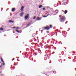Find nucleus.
<instances>
[{
	"mask_svg": "<svg viewBox=\"0 0 76 76\" xmlns=\"http://www.w3.org/2000/svg\"><path fill=\"white\" fill-rule=\"evenodd\" d=\"M59 44H60V42H59Z\"/></svg>",
	"mask_w": 76,
	"mask_h": 76,
	"instance_id": "obj_45",
	"label": "nucleus"
},
{
	"mask_svg": "<svg viewBox=\"0 0 76 76\" xmlns=\"http://www.w3.org/2000/svg\"><path fill=\"white\" fill-rule=\"evenodd\" d=\"M64 5H66V4H64Z\"/></svg>",
	"mask_w": 76,
	"mask_h": 76,
	"instance_id": "obj_52",
	"label": "nucleus"
},
{
	"mask_svg": "<svg viewBox=\"0 0 76 76\" xmlns=\"http://www.w3.org/2000/svg\"><path fill=\"white\" fill-rule=\"evenodd\" d=\"M36 18V16H34L33 18V19H35Z\"/></svg>",
	"mask_w": 76,
	"mask_h": 76,
	"instance_id": "obj_19",
	"label": "nucleus"
},
{
	"mask_svg": "<svg viewBox=\"0 0 76 76\" xmlns=\"http://www.w3.org/2000/svg\"><path fill=\"white\" fill-rule=\"evenodd\" d=\"M57 34H56V36H57Z\"/></svg>",
	"mask_w": 76,
	"mask_h": 76,
	"instance_id": "obj_56",
	"label": "nucleus"
},
{
	"mask_svg": "<svg viewBox=\"0 0 76 76\" xmlns=\"http://www.w3.org/2000/svg\"><path fill=\"white\" fill-rule=\"evenodd\" d=\"M49 11L48 12V13H50H50H53V11Z\"/></svg>",
	"mask_w": 76,
	"mask_h": 76,
	"instance_id": "obj_8",
	"label": "nucleus"
},
{
	"mask_svg": "<svg viewBox=\"0 0 76 76\" xmlns=\"http://www.w3.org/2000/svg\"><path fill=\"white\" fill-rule=\"evenodd\" d=\"M63 29V28H61V29Z\"/></svg>",
	"mask_w": 76,
	"mask_h": 76,
	"instance_id": "obj_54",
	"label": "nucleus"
},
{
	"mask_svg": "<svg viewBox=\"0 0 76 76\" xmlns=\"http://www.w3.org/2000/svg\"><path fill=\"white\" fill-rule=\"evenodd\" d=\"M43 45H41V47H42V46H43Z\"/></svg>",
	"mask_w": 76,
	"mask_h": 76,
	"instance_id": "obj_32",
	"label": "nucleus"
},
{
	"mask_svg": "<svg viewBox=\"0 0 76 76\" xmlns=\"http://www.w3.org/2000/svg\"><path fill=\"white\" fill-rule=\"evenodd\" d=\"M15 28H16L15 27H13V29H15Z\"/></svg>",
	"mask_w": 76,
	"mask_h": 76,
	"instance_id": "obj_29",
	"label": "nucleus"
},
{
	"mask_svg": "<svg viewBox=\"0 0 76 76\" xmlns=\"http://www.w3.org/2000/svg\"><path fill=\"white\" fill-rule=\"evenodd\" d=\"M15 60V58H13L12 60V61H13V60Z\"/></svg>",
	"mask_w": 76,
	"mask_h": 76,
	"instance_id": "obj_25",
	"label": "nucleus"
},
{
	"mask_svg": "<svg viewBox=\"0 0 76 76\" xmlns=\"http://www.w3.org/2000/svg\"><path fill=\"white\" fill-rule=\"evenodd\" d=\"M4 36H6V35H4Z\"/></svg>",
	"mask_w": 76,
	"mask_h": 76,
	"instance_id": "obj_41",
	"label": "nucleus"
},
{
	"mask_svg": "<svg viewBox=\"0 0 76 76\" xmlns=\"http://www.w3.org/2000/svg\"><path fill=\"white\" fill-rule=\"evenodd\" d=\"M59 55H61V54H59Z\"/></svg>",
	"mask_w": 76,
	"mask_h": 76,
	"instance_id": "obj_47",
	"label": "nucleus"
},
{
	"mask_svg": "<svg viewBox=\"0 0 76 76\" xmlns=\"http://www.w3.org/2000/svg\"><path fill=\"white\" fill-rule=\"evenodd\" d=\"M48 73H51V72H49Z\"/></svg>",
	"mask_w": 76,
	"mask_h": 76,
	"instance_id": "obj_50",
	"label": "nucleus"
},
{
	"mask_svg": "<svg viewBox=\"0 0 76 76\" xmlns=\"http://www.w3.org/2000/svg\"><path fill=\"white\" fill-rule=\"evenodd\" d=\"M14 11H15V8H13L12 9V12H14Z\"/></svg>",
	"mask_w": 76,
	"mask_h": 76,
	"instance_id": "obj_6",
	"label": "nucleus"
},
{
	"mask_svg": "<svg viewBox=\"0 0 76 76\" xmlns=\"http://www.w3.org/2000/svg\"><path fill=\"white\" fill-rule=\"evenodd\" d=\"M45 56H46V55H45Z\"/></svg>",
	"mask_w": 76,
	"mask_h": 76,
	"instance_id": "obj_59",
	"label": "nucleus"
},
{
	"mask_svg": "<svg viewBox=\"0 0 76 76\" xmlns=\"http://www.w3.org/2000/svg\"><path fill=\"white\" fill-rule=\"evenodd\" d=\"M26 50H28V48H27Z\"/></svg>",
	"mask_w": 76,
	"mask_h": 76,
	"instance_id": "obj_51",
	"label": "nucleus"
},
{
	"mask_svg": "<svg viewBox=\"0 0 76 76\" xmlns=\"http://www.w3.org/2000/svg\"><path fill=\"white\" fill-rule=\"evenodd\" d=\"M44 74H45L46 75H47V74H45V73H44Z\"/></svg>",
	"mask_w": 76,
	"mask_h": 76,
	"instance_id": "obj_44",
	"label": "nucleus"
},
{
	"mask_svg": "<svg viewBox=\"0 0 76 76\" xmlns=\"http://www.w3.org/2000/svg\"><path fill=\"white\" fill-rule=\"evenodd\" d=\"M42 7V5H39V9H40V8H41V7Z\"/></svg>",
	"mask_w": 76,
	"mask_h": 76,
	"instance_id": "obj_17",
	"label": "nucleus"
},
{
	"mask_svg": "<svg viewBox=\"0 0 76 76\" xmlns=\"http://www.w3.org/2000/svg\"><path fill=\"white\" fill-rule=\"evenodd\" d=\"M62 12H64V11L62 10Z\"/></svg>",
	"mask_w": 76,
	"mask_h": 76,
	"instance_id": "obj_36",
	"label": "nucleus"
},
{
	"mask_svg": "<svg viewBox=\"0 0 76 76\" xmlns=\"http://www.w3.org/2000/svg\"><path fill=\"white\" fill-rule=\"evenodd\" d=\"M16 28V29H19V28L18 27H17Z\"/></svg>",
	"mask_w": 76,
	"mask_h": 76,
	"instance_id": "obj_20",
	"label": "nucleus"
},
{
	"mask_svg": "<svg viewBox=\"0 0 76 76\" xmlns=\"http://www.w3.org/2000/svg\"><path fill=\"white\" fill-rule=\"evenodd\" d=\"M14 31H15V30H14V31H13V34H15V32H14Z\"/></svg>",
	"mask_w": 76,
	"mask_h": 76,
	"instance_id": "obj_26",
	"label": "nucleus"
},
{
	"mask_svg": "<svg viewBox=\"0 0 76 76\" xmlns=\"http://www.w3.org/2000/svg\"><path fill=\"white\" fill-rule=\"evenodd\" d=\"M16 31L17 32H18V33H19V32H20V31H19L18 30H16Z\"/></svg>",
	"mask_w": 76,
	"mask_h": 76,
	"instance_id": "obj_13",
	"label": "nucleus"
},
{
	"mask_svg": "<svg viewBox=\"0 0 76 76\" xmlns=\"http://www.w3.org/2000/svg\"><path fill=\"white\" fill-rule=\"evenodd\" d=\"M51 62H49V63H51Z\"/></svg>",
	"mask_w": 76,
	"mask_h": 76,
	"instance_id": "obj_60",
	"label": "nucleus"
},
{
	"mask_svg": "<svg viewBox=\"0 0 76 76\" xmlns=\"http://www.w3.org/2000/svg\"><path fill=\"white\" fill-rule=\"evenodd\" d=\"M15 65H15V64H14V66H15Z\"/></svg>",
	"mask_w": 76,
	"mask_h": 76,
	"instance_id": "obj_61",
	"label": "nucleus"
},
{
	"mask_svg": "<svg viewBox=\"0 0 76 76\" xmlns=\"http://www.w3.org/2000/svg\"><path fill=\"white\" fill-rule=\"evenodd\" d=\"M58 42V41H56V43H57Z\"/></svg>",
	"mask_w": 76,
	"mask_h": 76,
	"instance_id": "obj_37",
	"label": "nucleus"
},
{
	"mask_svg": "<svg viewBox=\"0 0 76 76\" xmlns=\"http://www.w3.org/2000/svg\"><path fill=\"white\" fill-rule=\"evenodd\" d=\"M29 14H27L26 15L25 17V19H27L29 18Z\"/></svg>",
	"mask_w": 76,
	"mask_h": 76,
	"instance_id": "obj_2",
	"label": "nucleus"
},
{
	"mask_svg": "<svg viewBox=\"0 0 76 76\" xmlns=\"http://www.w3.org/2000/svg\"><path fill=\"white\" fill-rule=\"evenodd\" d=\"M64 13H65V14H66V13H67V10H65Z\"/></svg>",
	"mask_w": 76,
	"mask_h": 76,
	"instance_id": "obj_15",
	"label": "nucleus"
},
{
	"mask_svg": "<svg viewBox=\"0 0 76 76\" xmlns=\"http://www.w3.org/2000/svg\"><path fill=\"white\" fill-rule=\"evenodd\" d=\"M47 33H49V31H46Z\"/></svg>",
	"mask_w": 76,
	"mask_h": 76,
	"instance_id": "obj_23",
	"label": "nucleus"
},
{
	"mask_svg": "<svg viewBox=\"0 0 76 76\" xmlns=\"http://www.w3.org/2000/svg\"><path fill=\"white\" fill-rule=\"evenodd\" d=\"M23 12H22L20 15V16L21 17H22V16H23Z\"/></svg>",
	"mask_w": 76,
	"mask_h": 76,
	"instance_id": "obj_9",
	"label": "nucleus"
},
{
	"mask_svg": "<svg viewBox=\"0 0 76 76\" xmlns=\"http://www.w3.org/2000/svg\"><path fill=\"white\" fill-rule=\"evenodd\" d=\"M8 10L7 9V10H6V11H7Z\"/></svg>",
	"mask_w": 76,
	"mask_h": 76,
	"instance_id": "obj_48",
	"label": "nucleus"
},
{
	"mask_svg": "<svg viewBox=\"0 0 76 76\" xmlns=\"http://www.w3.org/2000/svg\"><path fill=\"white\" fill-rule=\"evenodd\" d=\"M42 19L41 17H38V19H37V20H41Z\"/></svg>",
	"mask_w": 76,
	"mask_h": 76,
	"instance_id": "obj_5",
	"label": "nucleus"
},
{
	"mask_svg": "<svg viewBox=\"0 0 76 76\" xmlns=\"http://www.w3.org/2000/svg\"><path fill=\"white\" fill-rule=\"evenodd\" d=\"M49 15H43V18H46V17H47Z\"/></svg>",
	"mask_w": 76,
	"mask_h": 76,
	"instance_id": "obj_12",
	"label": "nucleus"
},
{
	"mask_svg": "<svg viewBox=\"0 0 76 76\" xmlns=\"http://www.w3.org/2000/svg\"><path fill=\"white\" fill-rule=\"evenodd\" d=\"M61 4V3H60V4Z\"/></svg>",
	"mask_w": 76,
	"mask_h": 76,
	"instance_id": "obj_58",
	"label": "nucleus"
},
{
	"mask_svg": "<svg viewBox=\"0 0 76 76\" xmlns=\"http://www.w3.org/2000/svg\"><path fill=\"white\" fill-rule=\"evenodd\" d=\"M45 58H47L45 57Z\"/></svg>",
	"mask_w": 76,
	"mask_h": 76,
	"instance_id": "obj_46",
	"label": "nucleus"
},
{
	"mask_svg": "<svg viewBox=\"0 0 76 76\" xmlns=\"http://www.w3.org/2000/svg\"><path fill=\"white\" fill-rule=\"evenodd\" d=\"M43 28H44V29H45L46 30H50V28L49 26H46L45 27H44Z\"/></svg>",
	"mask_w": 76,
	"mask_h": 76,
	"instance_id": "obj_3",
	"label": "nucleus"
},
{
	"mask_svg": "<svg viewBox=\"0 0 76 76\" xmlns=\"http://www.w3.org/2000/svg\"><path fill=\"white\" fill-rule=\"evenodd\" d=\"M37 34H38V33H37L36 34L37 35Z\"/></svg>",
	"mask_w": 76,
	"mask_h": 76,
	"instance_id": "obj_57",
	"label": "nucleus"
},
{
	"mask_svg": "<svg viewBox=\"0 0 76 76\" xmlns=\"http://www.w3.org/2000/svg\"><path fill=\"white\" fill-rule=\"evenodd\" d=\"M26 54H27V53H26Z\"/></svg>",
	"mask_w": 76,
	"mask_h": 76,
	"instance_id": "obj_63",
	"label": "nucleus"
},
{
	"mask_svg": "<svg viewBox=\"0 0 76 76\" xmlns=\"http://www.w3.org/2000/svg\"><path fill=\"white\" fill-rule=\"evenodd\" d=\"M48 47H46V48H45V49H47V48H48Z\"/></svg>",
	"mask_w": 76,
	"mask_h": 76,
	"instance_id": "obj_28",
	"label": "nucleus"
},
{
	"mask_svg": "<svg viewBox=\"0 0 76 76\" xmlns=\"http://www.w3.org/2000/svg\"><path fill=\"white\" fill-rule=\"evenodd\" d=\"M7 9L8 10H9V8H8Z\"/></svg>",
	"mask_w": 76,
	"mask_h": 76,
	"instance_id": "obj_40",
	"label": "nucleus"
},
{
	"mask_svg": "<svg viewBox=\"0 0 76 76\" xmlns=\"http://www.w3.org/2000/svg\"><path fill=\"white\" fill-rule=\"evenodd\" d=\"M1 62H3V63H4V61H3V58H2L1 57Z\"/></svg>",
	"mask_w": 76,
	"mask_h": 76,
	"instance_id": "obj_10",
	"label": "nucleus"
},
{
	"mask_svg": "<svg viewBox=\"0 0 76 76\" xmlns=\"http://www.w3.org/2000/svg\"><path fill=\"white\" fill-rule=\"evenodd\" d=\"M62 44V43H61V44Z\"/></svg>",
	"mask_w": 76,
	"mask_h": 76,
	"instance_id": "obj_64",
	"label": "nucleus"
},
{
	"mask_svg": "<svg viewBox=\"0 0 76 76\" xmlns=\"http://www.w3.org/2000/svg\"><path fill=\"white\" fill-rule=\"evenodd\" d=\"M17 61H20L18 59H17Z\"/></svg>",
	"mask_w": 76,
	"mask_h": 76,
	"instance_id": "obj_33",
	"label": "nucleus"
},
{
	"mask_svg": "<svg viewBox=\"0 0 76 76\" xmlns=\"http://www.w3.org/2000/svg\"><path fill=\"white\" fill-rule=\"evenodd\" d=\"M3 9V8H1V9Z\"/></svg>",
	"mask_w": 76,
	"mask_h": 76,
	"instance_id": "obj_53",
	"label": "nucleus"
},
{
	"mask_svg": "<svg viewBox=\"0 0 76 76\" xmlns=\"http://www.w3.org/2000/svg\"><path fill=\"white\" fill-rule=\"evenodd\" d=\"M32 61H33V59L32 60Z\"/></svg>",
	"mask_w": 76,
	"mask_h": 76,
	"instance_id": "obj_55",
	"label": "nucleus"
},
{
	"mask_svg": "<svg viewBox=\"0 0 76 76\" xmlns=\"http://www.w3.org/2000/svg\"><path fill=\"white\" fill-rule=\"evenodd\" d=\"M57 12H56V13H58V10H55V12H57Z\"/></svg>",
	"mask_w": 76,
	"mask_h": 76,
	"instance_id": "obj_16",
	"label": "nucleus"
},
{
	"mask_svg": "<svg viewBox=\"0 0 76 76\" xmlns=\"http://www.w3.org/2000/svg\"><path fill=\"white\" fill-rule=\"evenodd\" d=\"M60 20L61 22H64L65 20H66V18L64 16H62L60 18Z\"/></svg>",
	"mask_w": 76,
	"mask_h": 76,
	"instance_id": "obj_1",
	"label": "nucleus"
},
{
	"mask_svg": "<svg viewBox=\"0 0 76 76\" xmlns=\"http://www.w3.org/2000/svg\"><path fill=\"white\" fill-rule=\"evenodd\" d=\"M35 55H37V53H35Z\"/></svg>",
	"mask_w": 76,
	"mask_h": 76,
	"instance_id": "obj_43",
	"label": "nucleus"
},
{
	"mask_svg": "<svg viewBox=\"0 0 76 76\" xmlns=\"http://www.w3.org/2000/svg\"><path fill=\"white\" fill-rule=\"evenodd\" d=\"M43 10H45V8H43Z\"/></svg>",
	"mask_w": 76,
	"mask_h": 76,
	"instance_id": "obj_30",
	"label": "nucleus"
},
{
	"mask_svg": "<svg viewBox=\"0 0 76 76\" xmlns=\"http://www.w3.org/2000/svg\"><path fill=\"white\" fill-rule=\"evenodd\" d=\"M25 7H24V6H22L21 8V12H23V9H24V8Z\"/></svg>",
	"mask_w": 76,
	"mask_h": 76,
	"instance_id": "obj_4",
	"label": "nucleus"
},
{
	"mask_svg": "<svg viewBox=\"0 0 76 76\" xmlns=\"http://www.w3.org/2000/svg\"><path fill=\"white\" fill-rule=\"evenodd\" d=\"M70 28H68V30H70Z\"/></svg>",
	"mask_w": 76,
	"mask_h": 76,
	"instance_id": "obj_35",
	"label": "nucleus"
},
{
	"mask_svg": "<svg viewBox=\"0 0 76 76\" xmlns=\"http://www.w3.org/2000/svg\"><path fill=\"white\" fill-rule=\"evenodd\" d=\"M50 28H53V26L52 25H50Z\"/></svg>",
	"mask_w": 76,
	"mask_h": 76,
	"instance_id": "obj_18",
	"label": "nucleus"
},
{
	"mask_svg": "<svg viewBox=\"0 0 76 76\" xmlns=\"http://www.w3.org/2000/svg\"><path fill=\"white\" fill-rule=\"evenodd\" d=\"M20 53H22V51H20Z\"/></svg>",
	"mask_w": 76,
	"mask_h": 76,
	"instance_id": "obj_42",
	"label": "nucleus"
},
{
	"mask_svg": "<svg viewBox=\"0 0 76 76\" xmlns=\"http://www.w3.org/2000/svg\"><path fill=\"white\" fill-rule=\"evenodd\" d=\"M9 22L10 23H14V21L12 20H10L9 21Z\"/></svg>",
	"mask_w": 76,
	"mask_h": 76,
	"instance_id": "obj_7",
	"label": "nucleus"
},
{
	"mask_svg": "<svg viewBox=\"0 0 76 76\" xmlns=\"http://www.w3.org/2000/svg\"><path fill=\"white\" fill-rule=\"evenodd\" d=\"M0 29L1 31H3L4 29L3 28L1 27L0 28Z\"/></svg>",
	"mask_w": 76,
	"mask_h": 76,
	"instance_id": "obj_14",
	"label": "nucleus"
},
{
	"mask_svg": "<svg viewBox=\"0 0 76 76\" xmlns=\"http://www.w3.org/2000/svg\"><path fill=\"white\" fill-rule=\"evenodd\" d=\"M54 50H56V48H54Z\"/></svg>",
	"mask_w": 76,
	"mask_h": 76,
	"instance_id": "obj_34",
	"label": "nucleus"
},
{
	"mask_svg": "<svg viewBox=\"0 0 76 76\" xmlns=\"http://www.w3.org/2000/svg\"><path fill=\"white\" fill-rule=\"evenodd\" d=\"M2 64L3 65V66H4L5 65V64H4V62L2 63Z\"/></svg>",
	"mask_w": 76,
	"mask_h": 76,
	"instance_id": "obj_21",
	"label": "nucleus"
},
{
	"mask_svg": "<svg viewBox=\"0 0 76 76\" xmlns=\"http://www.w3.org/2000/svg\"><path fill=\"white\" fill-rule=\"evenodd\" d=\"M2 66H3L2 65L0 66V67H2Z\"/></svg>",
	"mask_w": 76,
	"mask_h": 76,
	"instance_id": "obj_27",
	"label": "nucleus"
},
{
	"mask_svg": "<svg viewBox=\"0 0 76 76\" xmlns=\"http://www.w3.org/2000/svg\"><path fill=\"white\" fill-rule=\"evenodd\" d=\"M22 55H23V53H22Z\"/></svg>",
	"mask_w": 76,
	"mask_h": 76,
	"instance_id": "obj_62",
	"label": "nucleus"
},
{
	"mask_svg": "<svg viewBox=\"0 0 76 76\" xmlns=\"http://www.w3.org/2000/svg\"><path fill=\"white\" fill-rule=\"evenodd\" d=\"M68 22V21H67L66 23H65V24H67V23Z\"/></svg>",
	"mask_w": 76,
	"mask_h": 76,
	"instance_id": "obj_24",
	"label": "nucleus"
},
{
	"mask_svg": "<svg viewBox=\"0 0 76 76\" xmlns=\"http://www.w3.org/2000/svg\"><path fill=\"white\" fill-rule=\"evenodd\" d=\"M16 58H19V57H18V58L17 57H16Z\"/></svg>",
	"mask_w": 76,
	"mask_h": 76,
	"instance_id": "obj_31",
	"label": "nucleus"
},
{
	"mask_svg": "<svg viewBox=\"0 0 76 76\" xmlns=\"http://www.w3.org/2000/svg\"><path fill=\"white\" fill-rule=\"evenodd\" d=\"M54 53H55V52H53V53H52V54H53Z\"/></svg>",
	"mask_w": 76,
	"mask_h": 76,
	"instance_id": "obj_22",
	"label": "nucleus"
},
{
	"mask_svg": "<svg viewBox=\"0 0 76 76\" xmlns=\"http://www.w3.org/2000/svg\"><path fill=\"white\" fill-rule=\"evenodd\" d=\"M54 72H53V73H54Z\"/></svg>",
	"mask_w": 76,
	"mask_h": 76,
	"instance_id": "obj_49",
	"label": "nucleus"
},
{
	"mask_svg": "<svg viewBox=\"0 0 76 76\" xmlns=\"http://www.w3.org/2000/svg\"><path fill=\"white\" fill-rule=\"evenodd\" d=\"M29 26H30V23H29L28 24H27V26L26 27V28H27V27Z\"/></svg>",
	"mask_w": 76,
	"mask_h": 76,
	"instance_id": "obj_11",
	"label": "nucleus"
},
{
	"mask_svg": "<svg viewBox=\"0 0 76 76\" xmlns=\"http://www.w3.org/2000/svg\"><path fill=\"white\" fill-rule=\"evenodd\" d=\"M73 53H75V52H73Z\"/></svg>",
	"mask_w": 76,
	"mask_h": 76,
	"instance_id": "obj_38",
	"label": "nucleus"
},
{
	"mask_svg": "<svg viewBox=\"0 0 76 76\" xmlns=\"http://www.w3.org/2000/svg\"><path fill=\"white\" fill-rule=\"evenodd\" d=\"M48 35H49V36H50V35H49V34H48Z\"/></svg>",
	"mask_w": 76,
	"mask_h": 76,
	"instance_id": "obj_39",
	"label": "nucleus"
}]
</instances>
